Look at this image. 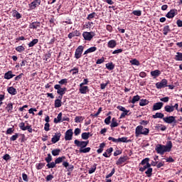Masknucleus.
I'll list each match as a JSON object with an SVG mask.
<instances>
[{
	"mask_svg": "<svg viewBox=\"0 0 182 182\" xmlns=\"http://www.w3.org/2000/svg\"><path fill=\"white\" fill-rule=\"evenodd\" d=\"M153 119H164V114L161 112H157L152 116Z\"/></svg>",
	"mask_w": 182,
	"mask_h": 182,
	"instance_id": "obj_23",
	"label": "nucleus"
},
{
	"mask_svg": "<svg viewBox=\"0 0 182 182\" xmlns=\"http://www.w3.org/2000/svg\"><path fill=\"white\" fill-rule=\"evenodd\" d=\"M43 167H45V164H43V163H40L36 165L37 170H42V168H43Z\"/></svg>",
	"mask_w": 182,
	"mask_h": 182,
	"instance_id": "obj_53",
	"label": "nucleus"
},
{
	"mask_svg": "<svg viewBox=\"0 0 182 182\" xmlns=\"http://www.w3.org/2000/svg\"><path fill=\"white\" fill-rule=\"evenodd\" d=\"M66 156H63L61 157H58L55 160V164H60V163H63V160H65Z\"/></svg>",
	"mask_w": 182,
	"mask_h": 182,
	"instance_id": "obj_27",
	"label": "nucleus"
},
{
	"mask_svg": "<svg viewBox=\"0 0 182 182\" xmlns=\"http://www.w3.org/2000/svg\"><path fill=\"white\" fill-rule=\"evenodd\" d=\"M14 76L15 75L13 74L12 70H9L4 74V79L9 80V79H12Z\"/></svg>",
	"mask_w": 182,
	"mask_h": 182,
	"instance_id": "obj_17",
	"label": "nucleus"
},
{
	"mask_svg": "<svg viewBox=\"0 0 182 182\" xmlns=\"http://www.w3.org/2000/svg\"><path fill=\"white\" fill-rule=\"evenodd\" d=\"M97 167V164H94L92 168H90L88 171L89 174H93V173H95L96 171Z\"/></svg>",
	"mask_w": 182,
	"mask_h": 182,
	"instance_id": "obj_35",
	"label": "nucleus"
},
{
	"mask_svg": "<svg viewBox=\"0 0 182 182\" xmlns=\"http://www.w3.org/2000/svg\"><path fill=\"white\" fill-rule=\"evenodd\" d=\"M73 138V129H70L65 132V140L66 141H69L72 140Z\"/></svg>",
	"mask_w": 182,
	"mask_h": 182,
	"instance_id": "obj_7",
	"label": "nucleus"
},
{
	"mask_svg": "<svg viewBox=\"0 0 182 182\" xmlns=\"http://www.w3.org/2000/svg\"><path fill=\"white\" fill-rule=\"evenodd\" d=\"M139 100H140V96L135 95L133 97L132 100L131 101V103H133V105H134L136 102H139Z\"/></svg>",
	"mask_w": 182,
	"mask_h": 182,
	"instance_id": "obj_42",
	"label": "nucleus"
},
{
	"mask_svg": "<svg viewBox=\"0 0 182 182\" xmlns=\"http://www.w3.org/2000/svg\"><path fill=\"white\" fill-rule=\"evenodd\" d=\"M58 83L60 84V85H66V83H68V79H62L61 80H60L59 82H58Z\"/></svg>",
	"mask_w": 182,
	"mask_h": 182,
	"instance_id": "obj_62",
	"label": "nucleus"
},
{
	"mask_svg": "<svg viewBox=\"0 0 182 182\" xmlns=\"http://www.w3.org/2000/svg\"><path fill=\"white\" fill-rule=\"evenodd\" d=\"M96 50H97V48L91 47L85 51L84 55H87V53H92L93 52H96Z\"/></svg>",
	"mask_w": 182,
	"mask_h": 182,
	"instance_id": "obj_25",
	"label": "nucleus"
},
{
	"mask_svg": "<svg viewBox=\"0 0 182 182\" xmlns=\"http://www.w3.org/2000/svg\"><path fill=\"white\" fill-rule=\"evenodd\" d=\"M156 89H163V87H167V80L163 79L161 82L156 83Z\"/></svg>",
	"mask_w": 182,
	"mask_h": 182,
	"instance_id": "obj_11",
	"label": "nucleus"
},
{
	"mask_svg": "<svg viewBox=\"0 0 182 182\" xmlns=\"http://www.w3.org/2000/svg\"><path fill=\"white\" fill-rule=\"evenodd\" d=\"M88 91H89V87L83 86V85L80 86V92L82 95H86V93H87Z\"/></svg>",
	"mask_w": 182,
	"mask_h": 182,
	"instance_id": "obj_18",
	"label": "nucleus"
},
{
	"mask_svg": "<svg viewBox=\"0 0 182 182\" xmlns=\"http://www.w3.org/2000/svg\"><path fill=\"white\" fill-rule=\"evenodd\" d=\"M70 73H72V75H76L77 73H79V68H74L73 69H71L70 70Z\"/></svg>",
	"mask_w": 182,
	"mask_h": 182,
	"instance_id": "obj_49",
	"label": "nucleus"
},
{
	"mask_svg": "<svg viewBox=\"0 0 182 182\" xmlns=\"http://www.w3.org/2000/svg\"><path fill=\"white\" fill-rule=\"evenodd\" d=\"M46 166L48 168H55L56 167V162H49Z\"/></svg>",
	"mask_w": 182,
	"mask_h": 182,
	"instance_id": "obj_43",
	"label": "nucleus"
},
{
	"mask_svg": "<svg viewBox=\"0 0 182 182\" xmlns=\"http://www.w3.org/2000/svg\"><path fill=\"white\" fill-rule=\"evenodd\" d=\"M82 36L85 41H92L95 36V33L85 31L82 33Z\"/></svg>",
	"mask_w": 182,
	"mask_h": 182,
	"instance_id": "obj_9",
	"label": "nucleus"
},
{
	"mask_svg": "<svg viewBox=\"0 0 182 182\" xmlns=\"http://www.w3.org/2000/svg\"><path fill=\"white\" fill-rule=\"evenodd\" d=\"M152 173H153V168L150 167L145 172V173L147 175V177H151Z\"/></svg>",
	"mask_w": 182,
	"mask_h": 182,
	"instance_id": "obj_46",
	"label": "nucleus"
},
{
	"mask_svg": "<svg viewBox=\"0 0 182 182\" xmlns=\"http://www.w3.org/2000/svg\"><path fill=\"white\" fill-rule=\"evenodd\" d=\"M60 151H61L60 149H53L51 153L53 156H59V154H60Z\"/></svg>",
	"mask_w": 182,
	"mask_h": 182,
	"instance_id": "obj_44",
	"label": "nucleus"
},
{
	"mask_svg": "<svg viewBox=\"0 0 182 182\" xmlns=\"http://www.w3.org/2000/svg\"><path fill=\"white\" fill-rule=\"evenodd\" d=\"M132 14L133 15H135V16H141V11L140 10H135Z\"/></svg>",
	"mask_w": 182,
	"mask_h": 182,
	"instance_id": "obj_51",
	"label": "nucleus"
},
{
	"mask_svg": "<svg viewBox=\"0 0 182 182\" xmlns=\"http://www.w3.org/2000/svg\"><path fill=\"white\" fill-rule=\"evenodd\" d=\"M110 120H112V117L108 116L105 119V124H110Z\"/></svg>",
	"mask_w": 182,
	"mask_h": 182,
	"instance_id": "obj_58",
	"label": "nucleus"
},
{
	"mask_svg": "<svg viewBox=\"0 0 182 182\" xmlns=\"http://www.w3.org/2000/svg\"><path fill=\"white\" fill-rule=\"evenodd\" d=\"M75 123H81V122H83V117H76L75 118Z\"/></svg>",
	"mask_w": 182,
	"mask_h": 182,
	"instance_id": "obj_52",
	"label": "nucleus"
},
{
	"mask_svg": "<svg viewBox=\"0 0 182 182\" xmlns=\"http://www.w3.org/2000/svg\"><path fill=\"white\" fill-rule=\"evenodd\" d=\"M54 89L57 90V93L59 95L58 99H63V95L66 93L68 89H66V87H62L60 85H55Z\"/></svg>",
	"mask_w": 182,
	"mask_h": 182,
	"instance_id": "obj_3",
	"label": "nucleus"
},
{
	"mask_svg": "<svg viewBox=\"0 0 182 182\" xmlns=\"http://www.w3.org/2000/svg\"><path fill=\"white\" fill-rule=\"evenodd\" d=\"M105 62V57H102V58L100 59H98L96 62V64L97 65H100L102 63H103Z\"/></svg>",
	"mask_w": 182,
	"mask_h": 182,
	"instance_id": "obj_59",
	"label": "nucleus"
},
{
	"mask_svg": "<svg viewBox=\"0 0 182 182\" xmlns=\"http://www.w3.org/2000/svg\"><path fill=\"white\" fill-rule=\"evenodd\" d=\"M95 15H96V13H95V12H93V13L89 14V15L87 16V19L88 21H92V19H93V18H95Z\"/></svg>",
	"mask_w": 182,
	"mask_h": 182,
	"instance_id": "obj_55",
	"label": "nucleus"
},
{
	"mask_svg": "<svg viewBox=\"0 0 182 182\" xmlns=\"http://www.w3.org/2000/svg\"><path fill=\"white\" fill-rule=\"evenodd\" d=\"M150 167H151V164H147L144 165L143 167L140 168L139 171H141V172L145 171L146 168L148 169Z\"/></svg>",
	"mask_w": 182,
	"mask_h": 182,
	"instance_id": "obj_40",
	"label": "nucleus"
},
{
	"mask_svg": "<svg viewBox=\"0 0 182 182\" xmlns=\"http://www.w3.org/2000/svg\"><path fill=\"white\" fill-rule=\"evenodd\" d=\"M170 32V26H165L163 29V33L164 35H167Z\"/></svg>",
	"mask_w": 182,
	"mask_h": 182,
	"instance_id": "obj_41",
	"label": "nucleus"
},
{
	"mask_svg": "<svg viewBox=\"0 0 182 182\" xmlns=\"http://www.w3.org/2000/svg\"><path fill=\"white\" fill-rule=\"evenodd\" d=\"M75 36H80V32L76 30V31H74L73 33H70L68 34L69 39H72V38H75Z\"/></svg>",
	"mask_w": 182,
	"mask_h": 182,
	"instance_id": "obj_19",
	"label": "nucleus"
},
{
	"mask_svg": "<svg viewBox=\"0 0 182 182\" xmlns=\"http://www.w3.org/2000/svg\"><path fill=\"white\" fill-rule=\"evenodd\" d=\"M175 60L182 62V53L177 52L175 55Z\"/></svg>",
	"mask_w": 182,
	"mask_h": 182,
	"instance_id": "obj_31",
	"label": "nucleus"
},
{
	"mask_svg": "<svg viewBox=\"0 0 182 182\" xmlns=\"http://www.w3.org/2000/svg\"><path fill=\"white\" fill-rule=\"evenodd\" d=\"M149 133L150 129H149L148 128H144L141 125L137 126L135 129L136 137H139V136L141 134H143V136H149Z\"/></svg>",
	"mask_w": 182,
	"mask_h": 182,
	"instance_id": "obj_2",
	"label": "nucleus"
},
{
	"mask_svg": "<svg viewBox=\"0 0 182 182\" xmlns=\"http://www.w3.org/2000/svg\"><path fill=\"white\" fill-rule=\"evenodd\" d=\"M127 161V156H121L116 162L117 166H122L123 163Z\"/></svg>",
	"mask_w": 182,
	"mask_h": 182,
	"instance_id": "obj_16",
	"label": "nucleus"
},
{
	"mask_svg": "<svg viewBox=\"0 0 182 182\" xmlns=\"http://www.w3.org/2000/svg\"><path fill=\"white\" fill-rule=\"evenodd\" d=\"M114 173H116V169H114V168L112 169V171H111V173L108 175L106 176V178H110V177H112V176H113V174H114Z\"/></svg>",
	"mask_w": 182,
	"mask_h": 182,
	"instance_id": "obj_57",
	"label": "nucleus"
},
{
	"mask_svg": "<svg viewBox=\"0 0 182 182\" xmlns=\"http://www.w3.org/2000/svg\"><path fill=\"white\" fill-rule=\"evenodd\" d=\"M149 105V100H141L139 102V106H146Z\"/></svg>",
	"mask_w": 182,
	"mask_h": 182,
	"instance_id": "obj_45",
	"label": "nucleus"
},
{
	"mask_svg": "<svg viewBox=\"0 0 182 182\" xmlns=\"http://www.w3.org/2000/svg\"><path fill=\"white\" fill-rule=\"evenodd\" d=\"M19 127L21 130L25 131L27 129V125L25 126V122H21L19 124Z\"/></svg>",
	"mask_w": 182,
	"mask_h": 182,
	"instance_id": "obj_50",
	"label": "nucleus"
},
{
	"mask_svg": "<svg viewBox=\"0 0 182 182\" xmlns=\"http://www.w3.org/2000/svg\"><path fill=\"white\" fill-rule=\"evenodd\" d=\"M7 91L9 93V95H12L13 96H15V95L18 93V91H16V90L14 87H9L7 88Z\"/></svg>",
	"mask_w": 182,
	"mask_h": 182,
	"instance_id": "obj_20",
	"label": "nucleus"
},
{
	"mask_svg": "<svg viewBox=\"0 0 182 182\" xmlns=\"http://www.w3.org/2000/svg\"><path fill=\"white\" fill-rule=\"evenodd\" d=\"M117 126H119V123H117V119H116V118H112L110 127H117Z\"/></svg>",
	"mask_w": 182,
	"mask_h": 182,
	"instance_id": "obj_29",
	"label": "nucleus"
},
{
	"mask_svg": "<svg viewBox=\"0 0 182 182\" xmlns=\"http://www.w3.org/2000/svg\"><path fill=\"white\" fill-rule=\"evenodd\" d=\"M176 25H178V28H182V21L181 20H177Z\"/></svg>",
	"mask_w": 182,
	"mask_h": 182,
	"instance_id": "obj_64",
	"label": "nucleus"
},
{
	"mask_svg": "<svg viewBox=\"0 0 182 182\" xmlns=\"http://www.w3.org/2000/svg\"><path fill=\"white\" fill-rule=\"evenodd\" d=\"M13 15L14 16V18H16V19H21V18H22V16L21 15V14H19V12H18V11L14 10Z\"/></svg>",
	"mask_w": 182,
	"mask_h": 182,
	"instance_id": "obj_37",
	"label": "nucleus"
},
{
	"mask_svg": "<svg viewBox=\"0 0 182 182\" xmlns=\"http://www.w3.org/2000/svg\"><path fill=\"white\" fill-rule=\"evenodd\" d=\"M49 127H50V124H49V123H46L44 127V130L46 132H49V130H50Z\"/></svg>",
	"mask_w": 182,
	"mask_h": 182,
	"instance_id": "obj_60",
	"label": "nucleus"
},
{
	"mask_svg": "<svg viewBox=\"0 0 182 182\" xmlns=\"http://www.w3.org/2000/svg\"><path fill=\"white\" fill-rule=\"evenodd\" d=\"M129 62H130L131 65H134L135 66H140V61H139L136 58L131 60Z\"/></svg>",
	"mask_w": 182,
	"mask_h": 182,
	"instance_id": "obj_34",
	"label": "nucleus"
},
{
	"mask_svg": "<svg viewBox=\"0 0 182 182\" xmlns=\"http://www.w3.org/2000/svg\"><path fill=\"white\" fill-rule=\"evenodd\" d=\"M60 122H62V112H60L57 118L54 119V123H60Z\"/></svg>",
	"mask_w": 182,
	"mask_h": 182,
	"instance_id": "obj_33",
	"label": "nucleus"
},
{
	"mask_svg": "<svg viewBox=\"0 0 182 182\" xmlns=\"http://www.w3.org/2000/svg\"><path fill=\"white\" fill-rule=\"evenodd\" d=\"M6 110H7V112L9 114L12 113V110H14V104H12L11 102L7 104L6 107Z\"/></svg>",
	"mask_w": 182,
	"mask_h": 182,
	"instance_id": "obj_22",
	"label": "nucleus"
},
{
	"mask_svg": "<svg viewBox=\"0 0 182 182\" xmlns=\"http://www.w3.org/2000/svg\"><path fill=\"white\" fill-rule=\"evenodd\" d=\"M18 137H19V134L16 133L14 135L11 136L10 141H15V140H16L18 139Z\"/></svg>",
	"mask_w": 182,
	"mask_h": 182,
	"instance_id": "obj_48",
	"label": "nucleus"
},
{
	"mask_svg": "<svg viewBox=\"0 0 182 182\" xmlns=\"http://www.w3.org/2000/svg\"><path fill=\"white\" fill-rule=\"evenodd\" d=\"M60 106H62V99H56L55 100V107H60Z\"/></svg>",
	"mask_w": 182,
	"mask_h": 182,
	"instance_id": "obj_32",
	"label": "nucleus"
},
{
	"mask_svg": "<svg viewBox=\"0 0 182 182\" xmlns=\"http://www.w3.org/2000/svg\"><path fill=\"white\" fill-rule=\"evenodd\" d=\"M175 15H177V9H171L166 15V17L168 18V19H171L174 18Z\"/></svg>",
	"mask_w": 182,
	"mask_h": 182,
	"instance_id": "obj_13",
	"label": "nucleus"
},
{
	"mask_svg": "<svg viewBox=\"0 0 182 182\" xmlns=\"http://www.w3.org/2000/svg\"><path fill=\"white\" fill-rule=\"evenodd\" d=\"M46 163H50L52 161V155L50 154H48V157L45 159Z\"/></svg>",
	"mask_w": 182,
	"mask_h": 182,
	"instance_id": "obj_56",
	"label": "nucleus"
},
{
	"mask_svg": "<svg viewBox=\"0 0 182 182\" xmlns=\"http://www.w3.org/2000/svg\"><path fill=\"white\" fill-rule=\"evenodd\" d=\"M149 161H150V159L146 158V159H144V160L141 161V164L142 166H144V165H146L147 164H149Z\"/></svg>",
	"mask_w": 182,
	"mask_h": 182,
	"instance_id": "obj_54",
	"label": "nucleus"
},
{
	"mask_svg": "<svg viewBox=\"0 0 182 182\" xmlns=\"http://www.w3.org/2000/svg\"><path fill=\"white\" fill-rule=\"evenodd\" d=\"M90 150H91V149H90V147H85V148H81V149H80V150H79V152L80 153H89V151H90Z\"/></svg>",
	"mask_w": 182,
	"mask_h": 182,
	"instance_id": "obj_38",
	"label": "nucleus"
},
{
	"mask_svg": "<svg viewBox=\"0 0 182 182\" xmlns=\"http://www.w3.org/2000/svg\"><path fill=\"white\" fill-rule=\"evenodd\" d=\"M83 46H80L75 50V59H80L82 58V53H83Z\"/></svg>",
	"mask_w": 182,
	"mask_h": 182,
	"instance_id": "obj_6",
	"label": "nucleus"
},
{
	"mask_svg": "<svg viewBox=\"0 0 182 182\" xmlns=\"http://www.w3.org/2000/svg\"><path fill=\"white\" fill-rule=\"evenodd\" d=\"M161 75V71L159 70H155L151 72V76H154V77H157V76H160Z\"/></svg>",
	"mask_w": 182,
	"mask_h": 182,
	"instance_id": "obj_24",
	"label": "nucleus"
},
{
	"mask_svg": "<svg viewBox=\"0 0 182 182\" xmlns=\"http://www.w3.org/2000/svg\"><path fill=\"white\" fill-rule=\"evenodd\" d=\"M161 102H164V103H167L168 100H170V98L168 97H165L160 99Z\"/></svg>",
	"mask_w": 182,
	"mask_h": 182,
	"instance_id": "obj_63",
	"label": "nucleus"
},
{
	"mask_svg": "<svg viewBox=\"0 0 182 182\" xmlns=\"http://www.w3.org/2000/svg\"><path fill=\"white\" fill-rule=\"evenodd\" d=\"M16 50L21 53V52H23V50H25V47H23V46H19L16 48Z\"/></svg>",
	"mask_w": 182,
	"mask_h": 182,
	"instance_id": "obj_47",
	"label": "nucleus"
},
{
	"mask_svg": "<svg viewBox=\"0 0 182 182\" xmlns=\"http://www.w3.org/2000/svg\"><path fill=\"white\" fill-rule=\"evenodd\" d=\"M173 149V143L171 141H167L166 145L158 144L155 149L158 154H164V153H170Z\"/></svg>",
	"mask_w": 182,
	"mask_h": 182,
	"instance_id": "obj_1",
	"label": "nucleus"
},
{
	"mask_svg": "<svg viewBox=\"0 0 182 182\" xmlns=\"http://www.w3.org/2000/svg\"><path fill=\"white\" fill-rule=\"evenodd\" d=\"M81 133V130L79 128H76L74 131L75 136H79V134Z\"/></svg>",
	"mask_w": 182,
	"mask_h": 182,
	"instance_id": "obj_61",
	"label": "nucleus"
},
{
	"mask_svg": "<svg viewBox=\"0 0 182 182\" xmlns=\"http://www.w3.org/2000/svg\"><path fill=\"white\" fill-rule=\"evenodd\" d=\"M106 68L108 70H113L114 69V64L113 63H108L106 64Z\"/></svg>",
	"mask_w": 182,
	"mask_h": 182,
	"instance_id": "obj_36",
	"label": "nucleus"
},
{
	"mask_svg": "<svg viewBox=\"0 0 182 182\" xmlns=\"http://www.w3.org/2000/svg\"><path fill=\"white\" fill-rule=\"evenodd\" d=\"M130 110L125 109L120 115L119 119H124L126 116H129L130 114Z\"/></svg>",
	"mask_w": 182,
	"mask_h": 182,
	"instance_id": "obj_30",
	"label": "nucleus"
},
{
	"mask_svg": "<svg viewBox=\"0 0 182 182\" xmlns=\"http://www.w3.org/2000/svg\"><path fill=\"white\" fill-rule=\"evenodd\" d=\"M30 29H35L36 31H41L42 29V26H41V22H33L29 25Z\"/></svg>",
	"mask_w": 182,
	"mask_h": 182,
	"instance_id": "obj_8",
	"label": "nucleus"
},
{
	"mask_svg": "<svg viewBox=\"0 0 182 182\" xmlns=\"http://www.w3.org/2000/svg\"><path fill=\"white\" fill-rule=\"evenodd\" d=\"M81 137L82 140H87L90 137V132H83Z\"/></svg>",
	"mask_w": 182,
	"mask_h": 182,
	"instance_id": "obj_28",
	"label": "nucleus"
},
{
	"mask_svg": "<svg viewBox=\"0 0 182 182\" xmlns=\"http://www.w3.org/2000/svg\"><path fill=\"white\" fill-rule=\"evenodd\" d=\"M129 141H130V140H128L126 136L117 139V143H129Z\"/></svg>",
	"mask_w": 182,
	"mask_h": 182,
	"instance_id": "obj_26",
	"label": "nucleus"
},
{
	"mask_svg": "<svg viewBox=\"0 0 182 182\" xmlns=\"http://www.w3.org/2000/svg\"><path fill=\"white\" fill-rule=\"evenodd\" d=\"M163 121L165 123H168V124H171V123H176V117H174V116H169V117H164Z\"/></svg>",
	"mask_w": 182,
	"mask_h": 182,
	"instance_id": "obj_10",
	"label": "nucleus"
},
{
	"mask_svg": "<svg viewBox=\"0 0 182 182\" xmlns=\"http://www.w3.org/2000/svg\"><path fill=\"white\" fill-rule=\"evenodd\" d=\"M75 144H76V146L77 147H80V149H85V147L87 146V144H89V141H79L77 139H75L74 141Z\"/></svg>",
	"mask_w": 182,
	"mask_h": 182,
	"instance_id": "obj_5",
	"label": "nucleus"
},
{
	"mask_svg": "<svg viewBox=\"0 0 182 182\" xmlns=\"http://www.w3.org/2000/svg\"><path fill=\"white\" fill-rule=\"evenodd\" d=\"M39 5H41V0H34L29 4V7L31 9H35L37 6H39Z\"/></svg>",
	"mask_w": 182,
	"mask_h": 182,
	"instance_id": "obj_14",
	"label": "nucleus"
},
{
	"mask_svg": "<svg viewBox=\"0 0 182 182\" xmlns=\"http://www.w3.org/2000/svg\"><path fill=\"white\" fill-rule=\"evenodd\" d=\"M117 45V43L116 42V41L114 40H110L108 43H107V46L109 48H110L111 49H113L114 48H116V46Z\"/></svg>",
	"mask_w": 182,
	"mask_h": 182,
	"instance_id": "obj_21",
	"label": "nucleus"
},
{
	"mask_svg": "<svg viewBox=\"0 0 182 182\" xmlns=\"http://www.w3.org/2000/svg\"><path fill=\"white\" fill-rule=\"evenodd\" d=\"M164 105V104L163 102H156V103L154 104L152 111L156 112V110H160V109H161V107H163Z\"/></svg>",
	"mask_w": 182,
	"mask_h": 182,
	"instance_id": "obj_15",
	"label": "nucleus"
},
{
	"mask_svg": "<svg viewBox=\"0 0 182 182\" xmlns=\"http://www.w3.org/2000/svg\"><path fill=\"white\" fill-rule=\"evenodd\" d=\"M60 136H62V134H60V132L55 133L53 137L51 139L52 143L53 144H55V143H58V141L60 140Z\"/></svg>",
	"mask_w": 182,
	"mask_h": 182,
	"instance_id": "obj_12",
	"label": "nucleus"
},
{
	"mask_svg": "<svg viewBox=\"0 0 182 182\" xmlns=\"http://www.w3.org/2000/svg\"><path fill=\"white\" fill-rule=\"evenodd\" d=\"M174 109L178 112V103L175 104L174 105H166L164 107V110L167 113H173Z\"/></svg>",
	"mask_w": 182,
	"mask_h": 182,
	"instance_id": "obj_4",
	"label": "nucleus"
},
{
	"mask_svg": "<svg viewBox=\"0 0 182 182\" xmlns=\"http://www.w3.org/2000/svg\"><path fill=\"white\" fill-rule=\"evenodd\" d=\"M39 42V40H38V39H33L31 42H30L29 43H28V47L29 48H33V46H34V45H36V43H38Z\"/></svg>",
	"mask_w": 182,
	"mask_h": 182,
	"instance_id": "obj_39",
	"label": "nucleus"
}]
</instances>
